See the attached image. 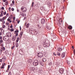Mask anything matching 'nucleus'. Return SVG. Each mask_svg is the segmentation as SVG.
<instances>
[{"label": "nucleus", "mask_w": 75, "mask_h": 75, "mask_svg": "<svg viewBox=\"0 0 75 75\" xmlns=\"http://www.w3.org/2000/svg\"><path fill=\"white\" fill-rule=\"evenodd\" d=\"M0 35H1V32H0Z\"/></svg>", "instance_id": "obj_61"}, {"label": "nucleus", "mask_w": 75, "mask_h": 75, "mask_svg": "<svg viewBox=\"0 0 75 75\" xmlns=\"http://www.w3.org/2000/svg\"><path fill=\"white\" fill-rule=\"evenodd\" d=\"M4 65H6V63H3L2 65V67H1V68H2V69L4 68Z\"/></svg>", "instance_id": "obj_11"}, {"label": "nucleus", "mask_w": 75, "mask_h": 75, "mask_svg": "<svg viewBox=\"0 0 75 75\" xmlns=\"http://www.w3.org/2000/svg\"><path fill=\"white\" fill-rule=\"evenodd\" d=\"M15 47V46H14L12 47V48H11L12 50H13V49H14V48Z\"/></svg>", "instance_id": "obj_33"}, {"label": "nucleus", "mask_w": 75, "mask_h": 75, "mask_svg": "<svg viewBox=\"0 0 75 75\" xmlns=\"http://www.w3.org/2000/svg\"><path fill=\"white\" fill-rule=\"evenodd\" d=\"M72 48L73 49H74V46H72Z\"/></svg>", "instance_id": "obj_60"}, {"label": "nucleus", "mask_w": 75, "mask_h": 75, "mask_svg": "<svg viewBox=\"0 0 75 75\" xmlns=\"http://www.w3.org/2000/svg\"><path fill=\"white\" fill-rule=\"evenodd\" d=\"M54 55H55V56H56V54H55L54 53Z\"/></svg>", "instance_id": "obj_51"}, {"label": "nucleus", "mask_w": 75, "mask_h": 75, "mask_svg": "<svg viewBox=\"0 0 75 75\" xmlns=\"http://www.w3.org/2000/svg\"><path fill=\"white\" fill-rule=\"evenodd\" d=\"M23 32H21L20 33V34L21 36H22L23 35Z\"/></svg>", "instance_id": "obj_24"}, {"label": "nucleus", "mask_w": 75, "mask_h": 75, "mask_svg": "<svg viewBox=\"0 0 75 75\" xmlns=\"http://www.w3.org/2000/svg\"><path fill=\"white\" fill-rule=\"evenodd\" d=\"M0 42L1 43H3V40H0Z\"/></svg>", "instance_id": "obj_32"}, {"label": "nucleus", "mask_w": 75, "mask_h": 75, "mask_svg": "<svg viewBox=\"0 0 75 75\" xmlns=\"http://www.w3.org/2000/svg\"><path fill=\"white\" fill-rule=\"evenodd\" d=\"M62 19L61 18H60L59 20V22L60 24H61V22H62Z\"/></svg>", "instance_id": "obj_10"}, {"label": "nucleus", "mask_w": 75, "mask_h": 75, "mask_svg": "<svg viewBox=\"0 0 75 75\" xmlns=\"http://www.w3.org/2000/svg\"><path fill=\"white\" fill-rule=\"evenodd\" d=\"M3 21V20L2 19H0V21Z\"/></svg>", "instance_id": "obj_47"}, {"label": "nucleus", "mask_w": 75, "mask_h": 75, "mask_svg": "<svg viewBox=\"0 0 75 75\" xmlns=\"http://www.w3.org/2000/svg\"><path fill=\"white\" fill-rule=\"evenodd\" d=\"M11 31H14V29H11Z\"/></svg>", "instance_id": "obj_56"}, {"label": "nucleus", "mask_w": 75, "mask_h": 75, "mask_svg": "<svg viewBox=\"0 0 75 75\" xmlns=\"http://www.w3.org/2000/svg\"><path fill=\"white\" fill-rule=\"evenodd\" d=\"M74 54L75 55V49L74 51Z\"/></svg>", "instance_id": "obj_43"}, {"label": "nucleus", "mask_w": 75, "mask_h": 75, "mask_svg": "<svg viewBox=\"0 0 75 75\" xmlns=\"http://www.w3.org/2000/svg\"><path fill=\"white\" fill-rule=\"evenodd\" d=\"M9 39V38H8V37L7 36H4L3 38V40L4 41H8Z\"/></svg>", "instance_id": "obj_5"}, {"label": "nucleus", "mask_w": 75, "mask_h": 75, "mask_svg": "<svg viewBox=\"0 0 75 75\" xmlns=\"http://www.w3.org/2000/svg\"><path fill=\"white\" fill-rule=\"evenodd\" d=\"M11 18L9 17L7 19V21H9V23H11Z\"/></svg>", "instance_id": "obj_8"}, {"label": "nucleus", "mask_w": 75, "mask_h": 75, "mask_svg": "<svg viewBox=\"0 0 75 75\" xmlns=\"http://www.w3.org/2000/svg\"><path fill=\"white\" fill-rule=\"evenodd\" d=\"M2 23L3 24H5V21H3Z\"/></svg>", "instance_id": "obj_35"}, {"label": "nucleus", "mask_w": 75, "mask_h": 75, "mask_svg": "<svg viewBox=\"0 0 75 75\" xmlns=\"http://www.w3.org/2000/svg\"><path fill=\"white\" fill-rule=\"evenodd\" d=\"M8 69H10V65H8Z\"/></svg>", "instance_id": "obj_39"}, {"label": "nucleus", "mask_w": 75, "mask_h": 75, "mask_svg": "<svg viewBox=\"0 0 75 75\" xmlns=\"http://www.w3.org/2000/svg\"><path fill=\"white\" fill-rule=\"evenodd\" d=\"M9 69H8L6 71V72H8V71H9Z\"/></svg>", "instance_id": "obj_31"}, {"label": "nucleus", "mask_w": 75, "mask_h": 75, "mask_svg": "<svg viewBox=\"0 0 75 75\" xmlns=\"http://www.w3.org/2000/svg\"><path fill=\"white\" fill-rule=\"evenodd\" d=\"M0 62H2V59H0Z\"/></svg>", "instance_id": "obj_54"}, {"label": "nucleus", "mask_w": 75, "mask_h": 75, "mask_svg": "<svg viewBox=\"0 0 75 75\" xmlns=\"http://www.w3.org/2000/svg\"><path fill=\"white\" fill-rule=\"evenodd\" d=\"M31 61H33V60H28V62L29 63H31Z\"/></svg>", "instance_id": "obj_17"}, {"label": "nucleus", "mask_w": 75, "mask_h": 75, "mask_svg": "<svg viewBox=\"0 0 75 75\" xmlns=\"http://www.w3.org/2000/svg\"><path fill=\"white\" fill-rule=\"evenodd\" d=\"M4 15H6V12H4Z\"/></svg>", "instance_id": "obj_36"}, {"label": "nucleus", "mask_w": 75, "mask_h": 75, "mask_svg": "<svg viewBox=\"0 0 75 75\" xmlns=\"http://www.w3.org/2000/svg\"><path fill=\"white\" fill-rule=\"evenodd\" d=\"M6 16H7V17H8V13H7L6 14Z\"/></svg>", "instance_id": "obj_52"}, {"label": "nucleus", "mask_w": 75, "mask_h": 75, "mask_svg": "<svg viewBox=\"0 0 75 75\" xmlns=\"http://www.w3.org/2000/svg\"><path fill=\"white\" fill-rule=\"evenodd\" d=\"M39 72H40V74H41V73H42V70H40L39 71Z\"/></svg>", "instance_id": "obj_27"}, {"label": "nucleus", "mask_w": 75, "mask_h": 75, "mask_svg": "<svg viewBox=\"0 0 75 75\" xmlns=\"http://www.w3.org/2000/svg\"><path fill=\"white\" fill-rule=\"evenodd\" d=\"M17 36L15 35H14L13 37V38H15V39H16V38Z\"/></svg>", "instance_id": "obj_21"}, {"label": "nucleus", "mask_w": 75, "mask_h": 75, "mask_svg": "<svg viewBox=\"0 0 75 75\" xmlns=\"http://www.w3.org/2000/svg\"><path fill=\"white\" fill-rule=\"evenodd\" d=\"M13 18L14 20H15V18L13 17Z\"/></svg>", "instance_id": "obj_63"}, {"label": "nucleus", "mask_w": 75, "mask_h": 75, "mask_svg": "<svg viewBox=\"0 0 75 75\" xmlns=\"http://www.w3.org/2000/svg\"><path fill=\"white\" fill-rule=\"evenodd\" d=\"M17 12H18V11H19V10L18 9H17Z\"/></svg>", "instance_id": "obj_62"}, {"label": "nucleus", "mask_w": 75, "mask_h": 75, "mask_svg": "<svg viewBox=\"0 0 75 75\" xmlns=\"http://www.w3.org/2000/svg\"><path fill=\"white\" fill-rule=\"evenodd\" d=\"M33 65L35 66H37L38 65V61L37 60H35L34 61L33 63Z\"/></svg>", "instance_id": "obj_2"}, {"label": "nucleus", "mask_w": 75, "mask_h": 75, "mask_svg": "<svg viewBox=\"0 0 75 75\" xmlns=\"http://www.w3.org/2000/svg\"><path fill=\"white\" fill-rule=\"evenodd\" d=\"M6 24H7V25H9V23H6Z\"/></svg>", "instance_id": "obj_41"}, {"label": "nucleus", "mask_w": 75, "mask_h": 75, "mask_svg": "<svg viewBox=\"0 0 75 75\" xmlns=\"http://www.w3.org/2000/svg\"><path fill=\"white\" fill-rule=\"evenodd\" d=\"M40 64H41V63H42V62H39Z\"/></svg>", "instance_id": "obj_64"}, {"label": "nucleus", "mask_w": 75, "mask_h": 75, "mask_svg": "<svg viewBox=\"0 0 75 75\" xmlns=\"http://www.w3.org/2000/svg\"><path fill=\"white\" fill-rule=\"evenodd\" d=\"M7 0H3L4 2H6V1Z\"/></svg>", "instance_id": "obj_38"}, {"label": "nucleus", "mask_w": 75, "mask_h": 75, "mask_svg": "<svg viewBox=\"0 0 75 75\" xmlns=\"http://www.w3.org/2000/svg\"><path fill=\"white\" fill-rule=\"evenodd\" d=\"M23 13H22V14H21V15H22V16H23L24 15H23Z\"/></svg>", "instance_id": "obj_55"}, {"label": "nucleus", "mask_w": 75, "mask_h": 75, "mask_svg": "<svg viewBox=\"0 0 75 75\" xmlns=\"http://www.w3.org/2000/svg\"><path fill=\"white\" fill-rule=\"evenodd\" d=\"M45 23V21L44 19H42L41 21V23L42 24H44Z\"/></svg>", "instance_id": "obj_9"}, {"label": "nucleus", "mask_w": 75, "mask_h": 75, "mask_svg": "<svg viewBox=\"0 0 75 75\" xmlns=\"http://www.w3.org/2000/svg\"><path fill=\"white\" fill-rule=\"evenodd\" d=\"M10 75H11V72L10 71L9 73V75H10Z\"/></svg>", "instance_id": "obj_50"}, {"label": "nucleus", "mask_w": 75, "mask_h": 75, "mask_svg": "<svg viewBox=\"0 0 75 75\" xmlns=\"http://www.w3.org/2000/svg\"><path fill=\"white\" fill-rule=\"evenodd\" d=\"M16 37L18 36V33H16Z\"/></svg>", "instance_id": "obj_45"}, {"label": "nucleus", "mask_w": 75, "mask_h": 75, "mask_svg": "<svg viewBox=\"0 0 75 75\" xmlns=\"http://www.w3.org/2000/svg\"><path fill=\"white\" fill-rule=\"evenodd\" d=\"M12 3L13 4H14V1H12Z\"/></svg>", "instance_id": "obj_46"}, {"label": "nucleus", "mask_w": 75, "mask_h": 75, "mask_svg": "<svg viewBox=\"0 0 75 75\" xmlns=\"http://www.w3.org/2000/svg\"><path fill=\"white\" fill-rule=\"evenodd\" d=\"M49 65H52V62L49 63Z\"/></svg>", "instance_id": "obj_28"}, {"label": "nucleus", "mask_w": 75, "mask_h": 75, "mask_svg": "<svg viewBox=\"0 0 75 75\" xmlns=\"http://www.w3.org/2000/svg\"><path fill=\"white\" fill-rule=\"evenodd\" d=\"M6 34L7 36H8V37H11V33H7Z\"/></svg>", "instance_id": "obj_6"}, {"label": "nucleus", "mask_w": 75, "mask_h": 75, "mask_svg": "<svg viewBox=\"0 0 75 75\" xmlns=\"http://www.w3.org/2000/svg\"><path fill=\"white\" fill-rule=\"evenodd\" d=\"M65 53L64 52H63L62 53V58H64V57H65Z\"/></svg>", "instance_id": "obj_12"}, {"label": "nucleus", "mask_w": 75, "mask_h": 75, "mask_svg": "<svg viewBox=\"0 0 75 75\" xmlns=\"http://www.w3.org/2000/svg\"><path fill=\"white\" fill-rule=\"evenodd\" d=\"M2 10H4V7H2Z\"/></svg>", "instance_id": "obj_44"}, {"label": "nucleus", "mask_w": 75, "mask_h": 75, "mask_svg": "<svg viewBox=\"0 0 75 75\" xmlns=\"http://www.w3.org/2000/svg\"><path fill=\"white\" fill-rule=\"evenodd\" d=\"M50 43L49 42H48V43H45V44H44L43 46L45 47H48L50 46Z\"/></svg>", "instance_id": "obj_3"}, {"label": "nucleus", "mask_w": 75, "mask_h": 75, "mask_svg": "<svg viewBox=\"0 0 75 75\" xmlns=\"http://www.w3.org/2000/svg\"><path fill=\"white\" fill-rule=\"evenodd\" d=\"M66 63H67V64H70V62L68 60L66 61Z\"/></svg>", "instance_id": "obj_20"}, {"label": "nucleus", "mask_w": 75, "mask_h": 75, "mask_svg": "<svg viewBox=\"0 0 75 75\" xmlns=\"http://www.w3.org/2000/svg\"><path fill=\"white\" fill-rule=\"evenodd\" d=\"M5 2V4L6 5H7V4H8V1H6V2Z\"/></svg>", "instance_id": "obj_22"}, {"label": "nucleus", "mask_w": 75, "mask_h": 75, "mask_svg": "<svg viewBox=\"0 0 75 75\" xmlns=\"http://www.w3.org/2000/svg\"><path fill=\"white\" fill-rule=\"evenodd\" d=\"M19 38L18 37L17 38L16 40V43H18V41H19Z\"/></svg>", "instance_id": "obj_14"}, {"label": "nucleus", "mask_w": 75, "mask_h": 75, "mask_svg": "<svg viewBox=\"0 0 75 75\" xmlns=\"http://www.w3.org/2000/svg\"><path fill=\"white\" fill-rule=\"evenodd\" d=\"M5 47H3L2 48V50L3 51H5Z\"/></svg>", "instance_id": "obj_25"}, {"label": "nucleus", "mask_w": 75, "mask_h": 75, "mask_svg": "<svg viewBox=\"0 0 75 75\" xmlns=\"http://www.w3.org/2000/svg\"><path fill=\"white\" fill-rule=\"evenodd\" d=\"M34 4V2L32 3V6H33V5Z\"/></svg>", "instance_id": "obj_57"}, {"label": "nucleus", "mask_w": 75, "mask_h": 75, "mask_svg": "<svg viewBox=\"0 0 75 75\" xmlns=\"http://www.w3.org/2000/svg\"><path fill=\"white\" fill-rule=\"evenodd\" d=\"M38 57H42L43 56V53L41 52H39L38 54Z\"/></svg>", "instance_id": "obj_4"}, {"label": "nucleus", "mask_w": 75, "mask_h": 75, "mask_svg": "<svg viewBox=\"0 0 75 75\" xmlns=\"http://www.w3.org/2000/svg\"><path fill=\"white\" fill-rule=\"evenodd\" d=\"M43 60L44 62H45L46 61V59L45 58H43Z\"/></svg>", "instance_id": "obj_19"}, {"label": "nucleus", "mask_w": 75, "mask_h": 75, "mask_svg": "<svg viewBox=\"0 0 75 75\" xmlns=\"http://www.w3.org/2000/svg\"><path fill=\"white\" fill-rule=\"evenodd\" d=\"M2 19V20H3V21H4V20H5V17H3Z\"/></svg>", "instance_id": "obj_34"}, {"label": "nucleus", "mask_w": 75, "mask_h": 75, "mask_svg": "<svg viewBox=\"0 0 75 75\" xmlns=\"http://www.w3.org/2000/svg\"><path fill=\"white\" fill-rule=\"evenodd\" d=\"M20 30H21V26H20Z\"/></svg>", "instance_id": "obj_49"}, {"label": "nucleus", "mask_w": 75, "mask_h": 75, "mask_svg": "<svg viewBox=\"0 0 75 75\" xmlns=\"http://www.w3.org/2000/svg\"><path fill=\"white\" fill-rule=\"evenodd\" d=\"M20 21H17V23H18V24H19V23H20Z\"/></svg>", "instance_id": "obj_48"}, {"label": "nucleus", "mask_w": 75, "mask_h": 75, "mask_svg": "<svg viewBox=\"0 0 75 75\" xmlns=\"http://www.w3.org/2000/svg\"><path fill=\"white\" fill-rule=\"evenodd\" d=\"M57 54L58 55H59V56H60V55H61V54H60V53H57Z\"/></svg>", "instance_id": "obj_30"}, {"label": "nucleus", "mask_w": 75, "mask_h": 75, "mask_svg": "<svg viewBox=\"0 0 75 75\" xmlns=\"http://www.w3.org/2000/svg\"><path fill=\"white\" fill-rule=\"evenodd\" d=\"M21 10L23 12H26L27 11V8L25 7L22 6L21 7Z\"/></svg>", "instance_id": "obj_1"}, {"label": "nucleus", "mask_w": 75, "mask_h": 75, "mask_svg": "<svg viewBox=\"0 0 75 75\" xmlns=\"http://www.w3.org/2000/svg\"><path fill=\"white\" fill-rule=\"evenodd\" d=\"M2 27H3V28H5V27H6V26L5 25H4L2 26Z\"/></svg>", "instance_id": "obj_29"}, {"label": "nucleus", "mask_w": 75, "mask_h": 75, "mask_svg": "<svg viewBox=\"0 0 75 75\" xmlns=\"http://www.w3.org/2000/svg\"><path fill=\"white\" fill-rule=\"evenodd\" d=\"M69 29H72V26L70 25L69 27Z\"/></svg>", "instance_id": "obj_18"}, {"label": "nucleus", "mask_w": 75, "mask_h": 75, "mask_svg": "<svg viewBox=\"0 0 75 75\" xmlns=\"http://www.w3.org/2000/svg\"><path fill=\"white\" fill-rule=\"evenodd\" d=\"M37 27H40V25H37Z\"/></svg>", "instance_id": "obj_58"}, {"label": "nucleus", "mask_w": 75, "mask_h": 75, "mask_svg": "<svg viewBox=\"0 0 75 75\" xmlns=\"http://www.w3.org/2000/svg\"><path fill=\"white\" fill-rule=\"evenodd\" d=\"M0 39H2V37L0 36Z\"/></svg>", "instance_id": "obj_53"}, {"label": "nucleus", "mask_w": 75, "mask_h": 75, "mask_svg": "<svg viewBox=\"0 0 75 75\" xmlns=\"http://www.w3.org/2000/svg\"><path fill=\"white\" fill-rule=\"evenodd\" d=\"M1 32L2 33H4V30H1Z\"/></svg>", "instance_id": "obj_37"}, {"label": "nucleus", "mask_w": 75, "mask_h": 75, "mask_svg": "<svg viewBox=\"0 0 75 75\" xmlns=\"http://www.w3.org/2000/svg\"><path fill=\"white\" fill-rule=\"evenodd\" d=\"M18 33V30H16V31H15V34H17Z\"/></svg>", "instance_id": "obj_16"}, {"label": "nucleus", "mask_w": 75, "mask_h": 75, "mask_svg": "<svg viewBox=\"0 0 75 75\" xmlns=\"http://www.w3.org/2000/svg\"><path fill=\"white\" fill-rule=\"evenodd\" d=\"M27 28H28V27H29V23H28L26 25Z\"/></svg>", "instance_id": "obj_23"}, {"label": "nucleus", "mask_w": 75, "mask_h": 75, "mask_svg": "<svg viewBox=\"0 0 75 75\" xmlns=\"http://www.w3.org/2000/svg\"><path fill=\"white\" fill-rule=\"evenodd\" d=\"M10 28H13V25H11L10 26Z\"/></svg>", "instance_id": "obj_42"}, {"label": "nucleus", "mask_w": 75, "mask_h": 75, "mask_svg": "<svg viewBox=\"0 0 75 75\" xmlns=\"http://www.w3.org/2000/svg\"><path fill=\"white\" fill-rule=\"evenodd\" d=\"M59 72L60 74H63L64 72V69H61L59 70Z\"/></svg>", "instance_id": "obj_7"}, {"label": "nucleus", "mask_w": 75, "mask_h": 75, "mask_svg": "<svg viewBox=\"0 0 75 75\" xmlns=\"http://www.w3.org/2000/svg\"><path fill=\"white\" fill-rule=\"evenodd\" d=\"M11 10L12 11H14V9L13 8H12Z\"/></svg>", "instance_id": "obj_40"}, {"label": "nucleus", "mask_w": 75, "mask_h": 75, "mask_svg": "<svg viewBox=\"0 0 75 75\" xmlns=\"http://www.w3.org/2000/svg\"><path fill=\"white\" fill-rule=\"evenodd\" d=\"M47 28L48 29V30H50L51 28L50 27H47Z\"/></svg>", "instance_id": "obj_26"}, {"label": "nucleus", "mask_w": 75, "mask_h": 75, "mask_svg": "<svg viewBox=\"0 0 75 75\" xmlns=\"http://www.w3.org/2000/svg\"><path fill=\"white\" fill-rule=\"evenodd\" d=\"M8 9H9V10H10V9H11V8L9 7Z\"/></svg>", "instance_id": "obj_59"}, {"label": "nucleus", "mask_w": 75, "mask_h": 75, "mask_svg": "<svg viewBox=\"0 0 75 75\" xmlns=\"http://www.w3.org/2000/svg\"><path fill=\"white\" fill-rule=\"evenodd\" d=\"M3 11H1V14L0 15V17H2L3 16Z\"/></svg>", "instance_id": "obj_13"}, {"label": "nucleus", "mask_w": 75, "mask_h": 75, "mask_svg": "<svg viewBox=\"0 0 75 75\" xmlns=\"http://www.w3.org/2000/svg\"><path fill=\"white\" fill-rule=\"evenodd\" d=\"M57 50L59 51H61L62 50V49L61 47H59L58 48Z\"/></svg>", "instance_id": "obj_15"}]
</instances>
